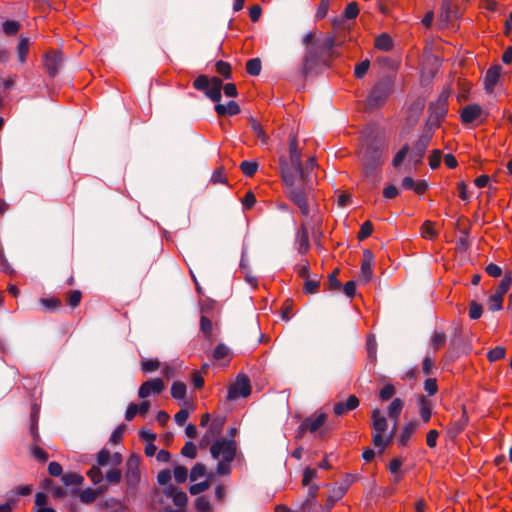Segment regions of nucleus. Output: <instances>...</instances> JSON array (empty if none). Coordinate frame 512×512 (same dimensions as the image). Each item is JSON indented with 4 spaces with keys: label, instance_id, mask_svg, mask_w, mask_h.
<instances>
[{
    "label": "nucleus",
    "instance_id": "obj_21",
    "mask_svg": "<svg viewBox=\"0 0 512 512\" xmlns=\"http://www.w3.org/2000/svg\"><path fill=\"white\" fill-rule=\"evenodd\" d=\"M467 424H468V417H467L465 411H463V413L461 414L459 419L451 422L448 425L447 432H448L449 436H451V437L458 436L460 433H462L464 431Z\"/></svg>",
    "mask_w": 512,
    "mask_h": 512
},
{
    "label": "nucleus",
    "instance_id": "obj_3",
    "mask_svg": "<svg viewBox=\"0 0 512 512\" xmlns=\"http://www.w3.org/2000/svg\"><path fill=\"white\" fill-rule=\"evenodd\" d=\"M335 39L332 36L316 41L306 48L303 59L302 73L305 76L313 73L320 66H328L335 58Z\"/></svg>",
    "mask_w": 512,
    "mask_h": 512
},
{
    "label": "nucleus",
    "instance_id": "obj_54",
    "mask_svg": "<svg viewBox=\"0 0 512 512\" xmlns=\"http://www.w3.org/2000/svg\"><path fill=\"white\" fill-rule=\"evenodd\" d=\"M395 394V388L392 384H386L380 390L379 397L382 401H387Z\"/></svg>",
    "mask_w": 512,
    "mask_h": 512
},
{
    "label": "nucleus",
    "instance_id": "obj_2",
    "mask_svg": "<svg viewBox=\"0 0 512 512\" xmlns=\"http://www.w3.org/2000/svg\"><path fill=\"white\" fill-rule=\"evenodd\" d=\"M193 87L204 92L210 100L216 103L215 111L219 117L234 116L240 113L241 109L237 102L232 100L226 105L220 103L222 97V80L220 78H208L206 75H200L193 81Z\"/></svg>",
    "mask_w": 512,
    "mask_h": 512
},
{
    "label": "nucleus",
    "instance_id": "obj_15",
    "mask_svg": "<svg viewBox=\"0 0 512 512\" xmlns=\"http://www.w3.org/2000/svg\"><path fill=\"white\" fill-rule=\"evenodd\" d=\"M61 63V53L56 50H51L44 56V67L50 76H55L58 73Z\"/></svg>",
    "mask_w": 512,
    "mask_h": 512
},
{
    "label": "nucleus",
    "instance_id": "obj_33",
    "mask_svg": "<svg viewBox=\"0 0 512 512\" xmlns=\"http://www.w3.org/2000/svg\"><path fill=\"white\" fill-rule=\"evenodd\" d=\"M421 235L425 239H434L437 236L435 224L431 221H425L421 227Z\"/></svg>",
    "mask_w": 512,
    "mask_h": 512
},
{
    "label": "nucleus",
    "instance_id": "obj_9",
    "mask_svg": "<svg viewBox=\"0 0 512 512\" xmlns=\"http://www.w3.org/2000/svg\"><path fill=\"white\" fill-rule=\"evenodd\" d=\"M31 434H32V437H33V440L35 443H37L39 440H40V435L38 433V409L36 406L33 407V411L31 413ZM31 453L32 455L34 456V458L36 460H38L39 462H46L47 459H48V453L40 448L39 446H37L36 444H34L32 447H31Z\"/></svg>",
    "mask_w": 512,
    "mask_h": 512
},
{
    "label": "nucleus",
    "instance_id": "obj_59",
    "mask_svg": "<svg viewBox=\"0 0 512 512\" xmlns=\"http://www.w3.org/2000/svg\"><path fill=\"white\" fill-rule=\"evenodd\" d=\"M124 431H125V426L124 425H120L118 426L111 434L110 436V439L109 441L112 443V444H118L122 438H123V434H124Z\"/></svg>",
    "mask_w": 512,
    "mask_h": 512
},
{
    "label": "nucleus",
    "instance_id": "obj_24",
    "mask_svg": "<svg viewBox=\"0 0 512 512\" xmlns=\"http://www.w3.org/2000/svg\"><path fill=\"white\" fill-rule=\"evenodd\" d=\"M419 413L422 420L427 423L431 418V403L425 396L419 397Z\"/></svg>",
    "mask_w": 512,
    "mask_h": 512
},
{
    "label": "nucleus",
    "instance_id": "obj_41",
    "mask_svg": "<svg viewBox=\"0 0 512 512\" xmlns=\"http://www.w3.org/2000/svg\"><path fill=\"white\" fill-rule=\"evenodd\" d=\"M512 280L510 277L505 276L499 283L494 294L502 297L504 299V295L508 292L511 287Z\"/></svg>",
    "mask_w": 512,
    "mask_h": 512
},
{
    "label": "nucleus",
    "instance_id": "obj_28",
    "mask_svg": "<svg viewBox=\"0 0 512 512\" xmlns=\"http://www.w3.org/2000/svg\"><path fill=\"white\" fill-rule=\"evenodd\" d=\"M47 497L44 493L38 492L35 495V512H56L51 507H46Z\"/></svg>",
    "mask_w": 512,
    "mask_h": 512
},
{
    "label": "nucleus",
    "instance_id": "obj_18",
    "mask_svg": "<svg viewBox=\"0 0 512 512\" xmlns=\"http://www.w3.org/2000/svg\"><path fill=\"white\" fill-rule=\"evenodd\" d=\"M122 463V456L120 453L115 452L111 454L108 449H102L97 454V465L104 467L108 464L112 466H119Z\"/></svg>",
    "mask_w": 512,
    "mask_h": 512
},
{
    "label": "nucleus",
    "instance_id": "obj_10",
    "mask_svg": "<svg viewBox=\"0 0 512 512\" xmlns=\"http://www.w3.org/2000/svg\"><path fill=\"white\" fill-rule=\"evenodd\" d=\"M251 393V385L249 378L244 374H239L236 381L228 389V400H234L239 397H247Z\"/></svg>",
    "mask_w": 512,
    "mask_h": 512
},
{
    "label": "nucleus",
    "instance_id": "obj_52",
    "mask_svg": "<svg viewBox=\"0 0 512 512\" xmlns=\"http://www.w3.org/2000/svg\"><path fill=\"white\" fill-rule=\"evenodd\" d=\"M143 372L149 373L160 368V362L157 359L145 360L141 364Z\"/></svg>",
    "mask_w": 512,
    "mask_h": 512
},
{
    "label": "nucleus",
    "instance_id": "obj_56",
    "mask_svg": "<svg viewBox=\"0 0 512 512\" xmlns=\"http://www.w3.org/2000/svg\"><path fill=\"white\" fill-rule=\"evenodd\" d=\"M330 1L329 0H320V3L318 5L317 11H316V18L318 20L323 19L329 10Z\"/></svg>",
    "mask_w": 512,
    "mask_h": 512
},
{
    "label": "nucleus",
    "instance_id": "obj_53",
    "mask_svg": "<svg viewBox=\"0 0 512 512\" xmlns=\"http://www.w3.org/2000/svg\"><path fill=\"white\" fill-rule=\"evenodd\" d=\"M446 342V335L443 332H435L432 336V346L435 350H439Z\"/></svg>",
    "mask_w": 512,
    "mask_h": 512
},
{
    "label": "nucleus",
    "instance_id": "obj_23",
    "mask_svg": "<svg viewBox=\"0 0 512 512\" xmlns=\"http://www.w3.org/2000/svg\"><path fill=\"white\" fill-rule=\"evenodd\" d=\"M416 429H417V423L414 421H411V422L405 424L402 429V432L400 434L399 444L401 446H406L408 444L411 436L416 431Z\"/></svg>",
    "mask_w": 512,
    "mask_h": 512
},
{
    "label": "nucleus",
    "instance_id": "obj_61",
    "mask_svg": "<svg viewBox=\"0 0 512 512\" xmlns=\"http://www.w3.org/2000/svg\"><path fill=\"white\" fill-rule=\"evenodd\" d=\"M209 488V483L207 481H203L200 483L192 484L189 488V492L192 495H198Z\"/></svg>",
    "mask_w": 512,
    "mask_h": 512
},
{
    "label": "nucleus",
    "instance_id": "obj_20",
    "mask_svg": "<svg viewBox=\"0 0 512 512\" xmlns=\"http://www.w3.org/2000/svg\"><path fill=\"white\" fill-rule=\"evenodd\" d=\"M358 406L359 399L355 395H350L345 402H337L334 405L333 412L336 416H342L349 411L356 409Z\"/></svg>",
    "mask_w": 512,
    "mask_h": 512
},
{
    "label": "nucleus",
    "instance_id": "obj_55",
    "mask_svg": "<svg viewBox=\"0 0 512 512\" xmlns=\"http://www.w3.org/2000/svg\"><path fill=\"white\" fill-rule=\"evenodd\" d=\"M19 28V23L13 20H8L3 24V31L7 35H15L18 32Z\"/></svg>",
    "mask_w": 512,
    "mask_h": 512
},
{
    "label": "nucleus",
    "instance_id": "obj_40",
    "mask_svg": "<svg viewBox=\"0 0 512 512\" xmlns=\"http://www.w3.org/2000/svg\"><path fill=\"white\" fill-rule=\"evenodd\" d=\"M195 508L198 512H212L213 510L210 501L204 496L196 499Z\"/></svg>",
    "mask_w": 512,
    "mask_h": 512
},
{
    "label": "nucleus",
    "instance_id": "obj_47",
    "mask_svg": "<svg viewBox=\"0 0 512 512\" xmlns=\"http://www.w3.org/2000/svg\"><path fill=\"white\" fill-rule=\"evenodd\" d=\"M96 496H97V492L91 488H87V489L81 491L79 494V498H80L81 502L86 503V504L92 503L96 499Z\"/></svg>",
    "mask_w": 512,
    "mask_h": 512
},
{
    "label": "nucleus",
    "instance_id": "obj_19",
    "mask_svg": "<svg viewBox=\"0 0 512 512\" xmlns=\"http://www.w3.org/2000/svg\"><path fill=\"white\" fill-rule=\"evenodd\" d=\"M389 92H390L389 83H387V82L377 83L374 86L373 90L371 91V94L369 96V103L375 104V105L382 103L388 96Z\"/></svg>",
    "mask_w": 512,
    "mask_h": 512
},
{
    "label": "nucleus",
    "instance_id": "obj_58",
    "mask_svg": "<svg viewBox=\"0 0 512 512\" xmlns=\"http://www.w3.org/2000/svg\"><path fill=\"white\" fill-rule=\"evenodd\" d=\"M200 328L205 336L209 337L212 333V321L206 316H201Z\"/></svg>",
    "mask_w": 512,
    "mask_h": 512
},
{
    "label": "nucleus",
    "instance_id": "obj_57",
    "mask_svg": "<svg viewBox=\"0 0 512 512\" xmlns=\"http://www.w3.org/2000/svg\"><path fill=\"white\" fill-rule=\"evenodd\" d=\"M373 232V225L370 221H365L362 226H361V229L359 231V234H358V238L360 240H363L367 237H369Z\"/></svg>",
    "mask_w": 512,
    "mask_h": 512
},
{
    "label": "nucleus",
    "instance_id": "obj_17",
    "mask_svg": "<svg viewBox=\"0 0 512 512\" xmlns=\"http://www.w3.org/2000/svg\"><path fill=\"white\" fill-rule=\"evenodd\" d=\"M125 478L129 486H135L139 482V459L137 457L133 456L128 459L126 463Z\"/></svg>",
    "mask_w": 512,
    "mask_h": 512
},
{
    "label": "nucleus",
    "instance_id": "obj_7",
    "mask_svg": "<svg viewBox=\"0 0 512 512\" xmlns=\"http://www.w3.org/2000/svg\"><path fill=\"white\" fill-rule=\"evenodd\" d=\"M236 450L237 444L232 439H219L210 447L212 457L217 460L233 461Z\"/></svg>",
    "mask_w": 512,
    "mask_h": 512
},
{
    "label": "nucleus",
    "instance_id": "obj_45",
    "mask_svg": "<svg viewBox=\"0 0 512 512\" xmlns=\"http://www.w3.org/2000/svg\"><path fill=\"white\" fill-rule=\"evenodd\" d=\"M359 14V8L356 2H350L344 9V17L346 19H355Z\"/></svg>",
    "mask_w": 512,
    "mask_h": 512
},
{
    "label": "nucleus",
    "instance_id": "obj_6",
    "mask_svg": "<svg viewBox=\"0 0 512 512\" xmlns=\"http://www.w3.org/2000/svg\"><path fill=\"white\" fill-rule=\"evenodd\" d=\"M372 427L374 430L372 436V442L375 447L380 449V452L390 444L392 435L385 437L383 433L387 430L388 422L387 419L381 414L379 409L372 411Z\"/></svg>",
    "mask_w": 512,
    "mask_h": 512
},
{
    "label": "nucleus",
    "instance_id": "obj_49",
    "mask_svg": "<svg viewBox=\"0 0 512 512\" xmlns=\"http://www.w3.org/2000/svg\"><path fill=\"white\" fill-rule=\"evenodd\" d=\"M174 479L177 483H184L188 476V471L184 466H176L173 471Z\"/></svg>",
    "mask_w": 512,
    "mask_h": 512
},
{
    "label": "nucleus",
    "instance_id": "obj_27",
    "mask_svg": "<svg viewBox=\"0 0 512 512\" xmlns=\"http://www.w3.org/2000/svg\"><path fill=\"white\" fill-rule=\"evenodd\" d=\"M222 426H223V422L220 421V420H214L209 428H208V431L206 433V435L203 437L202 441H201V445L204 443V442H208L210 438H213V437H216L217 435L220 434L221 430H222Z\"/></svg>",
    "mask_w": 512,
    "mask_h": 512
},
{
    "label": "nucleus",
    "instance_id": "obj_62",
    "mask_svg": "<svg viewBox=\"0 0 512 512\" xmlns=\"http://www.w3.org/2000/svg\"><path fill=\"white\" fill-rule=\"evenodd\" d=\"M442 153L440 150H434L429 156V165L432 169H436L440 166Z\"/></svg>",
    "mask_w": 512,
    "mask_h": 512
},
{
    "label": "nucleus",
    "instance_id": "obj_5",
    "mask_svg": "<svg viewBox=\"0 0 512 512\" xmlns=\"http://www.w3.org/2000/svg\"><path fill=\"white\" fill-rule=\"evenodd\" d=\"M322 220L319 216H313L311 221L303 222L297 231L296 245L300 254H306L310 249L309 233L311 232L313 240L318 243L322 236Z\"/></svg>",
    "mask_w": 512,
    "mask_h": 512
},
{
    "label": "nucleus",
    "instance_id": "obj_12",
    "mask_svg": "<svg viewBox=\"0 0 512 512\" xmlns=\"http://www.w3.org/2000/svg\"><path fill=\"white\" fill-rule=\"evenodd\" d=\"M327 415L326 413L318 410L314 412L312 415L307 417L300 425L302 430L309 431L311 433L317 432L326 422Z\"/></svg>",
    "mask_w": 512,
    "mask_h": 512
},
{
    "label": "nucleus",
    "instance_id": "obj_38",
    "mask_svg": "<svg viewBox=\"0 0 512 512\" xmlns=\"http://www.w3.org/2000/svg\"><path fill=\"white\" fill-rule=\"evenodd\" d=\"M45 488L51 492L54 498H61L65 495L64 489L60 486L55 485V483L50 479H47L45 481Z\"/></svg>",
    "mask_w": 512,
    "mask_h": 512
},
{
    "label": "nucleus",
    "instance_id": "obj_8",
    "mask_svg": "<svg viewBox=\"0 0 512 512\" xmlns=\"http://www.w3.org/2000/svg\"><path fill=\"white\" fill-rule=\"evenodd\" d=\"M486 119L487 114L479 104H468L463 107L460 112V120L465 125L472 124L474 122L482 124Z\"/></svg>",
    "mask_w": 512,
    "mask_h": 512
},
{
    "label": "nucleus",
    "instance_id": "obj_64",
    "mask_svg": "<svg viewBox=\"0 0 512 512\" xmlns=\"http://www.w3.org/2000/svg\"><path fill=\"white\" fill-rule=\"evenodd\" d=\"M424 389L430 396L436 394L438 390L436 379L428 378L424 383Z\"/></svg>",
    "mask_w": 512,
    "mask_h": 512
},
{
    "label": "nucleus",
    "instance_id": "obj_16",
    "mask_svg": "<svg viewBox=\"0 0 512 512\" xmlns=\"http://www.w3.org/2000/svg\"><path fill=\"white\" fill-rule=\"evenodd\" d=\"M373 254L369 250L363 252V258L360 268V281L363 283L369 282L373 277Z\"/></svg>",
    "mask_w": 512,
    "mask_h": 512
},
{
    "label": "nucleus",
    "instance_id": "obj_22",
    "mask_svg": "<svg viewBox=\"0 0 512 512\" xmlns=\"http://www.w3.org/2000/svg\"><path fill=\"white\" fill-rule=\"evenodd\" d=\"M404 402L400 398H395L388 406V415L397 424L400 414L403 410Z\"/></svg>",
    "mask_w": 512,
    "mask_h": 512
},
{
    "label": "nucleus",
    "instance_id": "obj_4",
    "mask_svg": "<svg viewBox=\"0 0 512 512\" xmlns=\"http://www.w3.org/2000/svg\"><path fill=\"white\" fill-rule=\"evenodd\" d=\"M386 153L384 147L370 144L361 151L364 178L372 182L377 179L380 167L384 163Z\"/></svg>",
    "mask_w": 512,
    "mask_h": 512
},
{
    "label": "nucleus",
    "instance_id": "obj_31",
    "mask_svg": "<svg viewBox=\"0 0 512 512\" xmlns=\"http://www.w3.org/2000/svg\"><path fill=\"white\" fill-rule=\"evenodd\" d=\"M28 51L29 40L27 38L21 37L17 47L18 59L21 63H24L26 61Z\"/></svg>",
    "mask_w": 512,
    "mask_h": 512
},
{
    "label": "nucleus",
    "instance_id": "obj_37",
    "mask_svg": "<svg viewBox=\"0 0 512 512\" xmlns=\"http://www.w3.org/2000/svg\"><path fill=\"white\" fill-rule=\"evenodd\" d=\"M81 298L82 293L79 290H71L66 295L67 304L72 308H75L80 304Z\"/></svg>",
    "mask_w": 512,
    "mask_h": 512
},
{
    "label": "nucleus",
    "instance_id": "obj_34",
    "mask_svg": "<svg viewBox=\"0 0 512 512\" xmlns=\"http://www.w3.org/2000/svg\"><path fill=\"white\" fill-rule=\"evenodd\" d=\"M240 169L245 176L252 177L258 169V163L255 161L245 160L241 162Z\"/></svg>",
    "mask_w": 512,
    "mask_h": 512
},
{
    "label": "nucleus",
    "instance_id": "obj_46",
    "mask_svg": "<svg viewBox=\"0 0 512 512\" xmlns=\"http://www.w3.org/2000/svg\"><path fill=\"white\" fill-rule=\"evenodd\" d=\"M88 477L94 484H99L103 480V474L100 469V466H93L87 473Z\"/></svg>",
    "mask_w": 512,
    "mask_h": 512
},
{
    "label": "nucleus",
    "instance_id": "obj_48",
    "mask_svg": "<svg viewBox=\"0 0 512 512\" xmlns=\"http://www.w3.org/2000/svg\"><path fill=\"white\" fill-rule=\"evenodd\" d=\"M181 454L184 457L194 459L197 456L196 445L193 442H186L183 448L181 449Z\"/></svg>",
    "mask_w": 512,
    "mask_h": 512
},
{
    "label": "nucleus",
    "instance_id": "obj_50",
    "mask_svg": "<svg viewBox=\"0 0 512 512\" xmlns=\"http://www.w3.org/2000/svg\"><path fill=\"white\" fill-rule=\"evenodd\" d=\"M369 67H370L369 60H364V61L358 63L354 69L355 77L359 78V79L363 78L365 76V74L367 73Z\"/></svg>",
    "mask_w": 512,
    "mask_h": 512
},
{
    "label": "nucleus",
    "instance_id": "obj_29",
    "mask_svg": "<svg viewBox=\"0 0 512 512\" xmlns=\"http://www.w3.org/2000/svg\"><path fill=\"white\" fill-rule=\"evenodd\" d=\"M62 482L65 486H78L82 484L83 477L78 473H66L62 475Z\"/></svg>",
    "mask_w": 512,
    "mask_h": 512
},
{
    "label": "nucleus",
    "instance_id": "obj_26",
    "mask_svg": "<svg viewBox=\"0 0 512 512\" xmlns=\"http://www.w3.org/2000/svg\"><path fill=\"white\" fill-rule=\"evenodd\" d=\"M251 129L258 139L261 140L262 144H268L269 136L267 135L263 126L254 118H250L249 120Z\"/></svg>",
    "mask_w": 512,
    "mask_h": 512
},
{
    "label": "nucleus",
    "instance_id": "obj_63",
    "mask_svg": "<svg viewBox=\"0 0 512 512\" xmlns=\"http://www.w3.org/2000/svg\"><path fill=\"white\" fill-rule=\"evenodd\" d=\"M320 282L317 279H306L304 284V291L306 293H315L319 288Z\"/></svg>",
    "mask_w": 512,
    "mask_h": 512
},
{
    "label": "nucleus",
    "instance_id": "obj_30",
    "mask_svg": "<svg viewBox=\"0 0 512 512\" xmlns=\"http://www.w3.org/2000/svg\"><path fill=\"white\" fill-rule=\"evenodd\" d=\"M186 385L183 382L176 381L172 384L171 387V396L174 399L181 400L184 399L186 395Z\"/></svg>",
    "mask_w": 512,
    "mask_h": 512
},
{
    "label": "nucleus",
    "instance_id": "obj_1",
    "mask_svg": "<svg viewBox=\"0 0 512 512\" xmlns=\"http://www.w3.org/2000/svg\"><path fill=\"white\" fill-rule=\"evenodd\" d=\"M279 164L287 197L298 206L304 216H308L310 210L307 195L310 187L306 184L305 171L301 166V153L294 136L289 139V161L281 157Z\"/></svg>",
    "mask_w": 512,
    "mask_h": 512
},
{
    "label": "nucleus",
    "instance_id": "obj_60",
    "mask_svg": "<svg viewBox=\"0 0 512 512\" xmlns=\"http://www.w3.org/2000/svg\"><path fill=\"white\" fill-rule=\"evenodd\" d=\"M171 471L169 469H164L160 471L157 475V481L160 485L168 486L171 480Z\"/></svg>",
    "mask_w": 512,
    "mask_h": 512
},
{
    "label": "nucleus",
    "instance_id": "obj_35",
    "mask_svg": "<svg viewBox=\"0 0 512 512\" xmlns=\"http://www.w3.org/2000/svg\"><path fill=\"white\" fill-rule=\"evenodd\" d=\"M246 71L249 75L258 76L261 72V61L259 58H252L246 63Z\"/></svg>",
    "mask_w": 512,
    "mask_h": 512
},
{
    "label": "nucleus",
    "instance_id": "obj_25",
    "mask_svg": "<svg viewBox=\"0 0 512 512\" xmlns=\"http://www.w3.org/2000/svg\"><path fill=\"white\" fill-rule=\"evenodd\" d=\"M375 47L382 51H390L393 48V40L387 33H382L375 39Z\"/></svg>",
    "mask_w": 512,
    "mask_h": 512
},
{
    "label": "nucleus",
    "instance_id": "obj_13",
    "mask_svg": "<svg viewBox=\"0 0 512 512\" xmlns=\"http://www.w3.org/2000/svg\"><path fill=\"white\" fill-rule=\"evenodd\" d=\"M165 388L164 382L160 378H155L142 383L139 388V397L147 398L151 394H160Z\"/></svg>",
    "mask_w": 512,
    "mask_h": 512
},
{
    "label": "nucleus",
    "instance_id": "obj_11",
    "mask_svg": "<svg viewBox=\"0 0 512 512\" xmlns=\"http://www.w3.org/2000/svg\"><path fill=\"white\" fill-rule=\"evenodd\" d=\"M163 495L166 496L167 498H171L174 505L179 508H183L187 505V501H188L187 494L183 491L178 490L173 485H168V486L164 487V489L162 491V495L160 494L159 491L156 492L157 501L159 503H163V498H162Z\"/></svg>",
    "mask_w": 512,
    "mask_h": 512
},
{
    "label": "nucleus",
    "instance_id": "obj_51",
    "mask_svg": "<svg viewBox=\"0 0 512 512\" xmlns=\"http://www.w3.org/2000/svg\"><path fill=\"white\" fill-rule=\"evenodd\" d=\"M483 313L482 306L476 301H472L469 305V317L471 319H479Z\"/></svg>",
    "mask_w": 512,
    "mask_h": 512
},
{
    "label": "nucleus",
    "instance_id": "obj_43",
    "mask_svg": "<svg viewBox=\"0 0 512 512\" xmlns=\"http://www.w3.org/2000/svg\"><path fill=\"white\" fill-rule=\"evenodd\" d=\"M502 307H503V298L496 294H492L488 299L489 310L499 311L502 309Z\"/></svg>",
    "mask_w": 512,
    "mask_h": 512
},
{
    "label": "nucleus",
    "instance_id": "obj_42",
    "mask_svg": "<svg viewBox=\"0 0 512 512\" xmlns=\"http://www.w3.org/2000/svg\"><path fill=\"white\" fill-rule=\"evenodd\" d=\"M505 354H506L505 348L498 346V347L491 349L488 352L487 358L490 362H495V361L503 359L505 357Z\"/></svg>",
    "mask_w": 512,
    "mask_h": 512
},
{
    "label": "nucleus",
    "instance_id": "obj_14",
    "mask_svg": "<svg viewBox=\"0 0 512 512\" xmlns=\"http://www.w3.org/2000/svg\"><path fill=\"white\" fill-rule=\"evenodd\" d=\"M501 72L502 67L498 64L488 68L483 81L486 93L491 94L494 92L495 86L500 79Z\"/></svg>",
    "mask_w": 512,
    "mask_h": 512
},
{
    "label": "nucleus",
    "instance_id": "obj_44",
    "mask_svg": "<svg viewBox=\"0 0 512 512\" xmlns=\"http://www.w3.org/2000/svg\"><path fill=\"white\" fill-rule=\"evenodd\" d=\"M206 473V467L202 463H196L190 472V480L196 481L203 477Z\"/></svg>",
    "mask_w": 512,
    "mask_h": 512
},
{
    "label": "nucleus",
    "instance_id": "obj_32",
    "mask_svg": "<svg viewBox=\"0 0 512 512\" xmlns=\"http://www.w3.org/2000/svg\"><path fill=\"white\" fill-rule=\"evenodd\" d=\"M215 71L225 79L231 78L232 68L228 62L219 60L215 63Z\"/></svg>",
    "mask_w": 512,
    "mask_h": 512
},
{
    "label": "nucleus",
    "instance_id": "obj_39",
    "mask_svg": "<svg viewBox=\"0 0 512 512\" xmlns=\"http://www.w3.org/2000/svg\"><path fill=\"white\" fill-rule=\"evenodd\" d=\"M118 466H113L105 475V479L109 484H118L121 480L122 473Z\"/></svg>",
    "mask_w": 512,
    "mask_h": 512
},
{
    "label": "nucleus",
    "instance_id": "obj_36",
    "mask_svg": "<svg viewBox=\"0 0 512 512\" xmlns=\"http://www.w3.org/2000/svg\"><path fill=\"white\" fill-rule=\"evenodd\" d=\"M229 354L230 349L226 345L220 343L215 347L213 351V358L217 361H221L227 359L229 357Z\"/></svg>",
    "mask_w": 512,
    "mask_h": 512
}]
</instances>
